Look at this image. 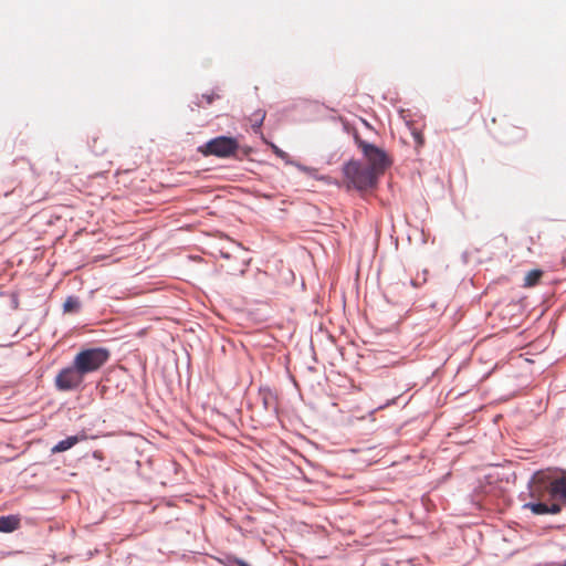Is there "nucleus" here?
<instances>
[{
    "mask_svg": "<svg viewBox=\"0 0 566 566\" xmlns=\"http://www.w3.org/2000/svg\"><path fill=\"white\" fill-rule=\"evenodd\" d=\"M109 350L103 347L86 348L78 352L73 361L84 376L102 368L109 359Z\"/></svg>",
    "mask_w": 566,
    "mask_h": 566,
    "instance_id": "f257e3e1",
    "label": "nucleus"
},
{
    "mask_svg": "<svg viewBox=\"0 0 566 566\" xmlns=\"http://www.w3.org/2000/svg\"><path fill=\"white\" fill-rule=\"evenodd\" d=\"M344 175L358 190H366L376 186L378 176L368 167L352 160L344 166Z\"/></svg>",
    "mask_w": 566,
    "mask_h": 566,
    "instance_id": "f03ea898",
    "label": "nucleus"
},
{
    "mask_svg": "<svg viewBox=\"0 0 566 566\" xmlns=\"http://www.w3.org/2000/svg\"><path fill=\"white\" fill-rule=\"evenodd\" d=\"M552 488L553 476L543 471L536 472L528 484L530 495L536 501L553 502Z\"/></svg>",
    "mask_w": 566,
    "mask_h": 566,
    "instance_id": "7ed1b4c3",
    "label": "nucleus"
},
{
    "mask_svg": "<svg viewBox=\"0 0 566 566\" xmlns=\"http://www.w3.org/2000/svg\"><path fill=\"white\" fill-rule=\"evenodd\" d=\"M84 377L76 364L73 363L57 373L54 385L60 391L75 390L83 384Z\"/></svg>",
    "mask_w": 566,
    "mask_h": 566,
    "instance_id": "20e7f679",
    "label": "nucleus"
},
{
    "mask_svg": "<svg viewBox=\"0 0 566 566\" xmlns=\"http://www.w3.org/2000/svg\"><path fill=\"white\" fill-rule=\"evenodd\" d=\"M359 147L368 161L367 167L370 168L378 177L385 172L387 167L390 166L391 163L382 149L365 142H360Z\"/></svg>",
    "mask_w": 566,
    "mask_h": 566,
    "instance_id": "39448f33",
    "label": "nucleus"
},
{
    "mask_svg": "<svg viewBox=\"0 0 566 566\" xmlns=\"http://www.w3.org/2000/svg\"><path fill=\"white\" fill-rule=\"evenodd\" d=\"M239 148L237 139L227 136H220L209 140L202 153L205 155H213L218 157H229L234 155Z\"/></svg>",
    "mask_w": 566,
    "mask_h": 566,
    "instance_id": "423d86ee",
    "label": "nucleus"
},
{
    "mask_svg": "<svg viewBox=\"0 0 566 566\" xmlns=\"http://www.w3.org/2000/svg\"><path fill=\"white\" fill-rule=\"evenodd\" d=\"M523 507L528 509L535 515L558 514L562 511L560 504L552 501L530 502L525 503Z\"/></svg>",
    "mask_w": 566,
    "mask_h": 566,
    "instance_id": "0eeeda50",
    "label": "nucleus"
},
{
    "mask_svg": "<svg viewBox=\"0 0 566 566\" xmlns=\"http://www.w3.org/2000/svg\"><path fill=\"white\" fill-rule=\"evenodd\" d=\"M552 496L553 502L558 501L566 504V475L560 478L553 476Z\"/></svg>",
    "mask_w": 566,
    "mask_h": 566,
    "instance_id": "6e6552de",
    "label": "nucleus"
},
{
    "mask_svg": "<svg viewBox=\"0 0 566 566\" xmlns=\"http://www.w3.org/2000/svg\"><path fill=\"white\" fill-rule=\"evenodd\" d=\"M20 527V518L15 515L0 516V532L11 533Z\"/></svg>",
    "mask_w": 566,
    "mask_h": 566,
    "instance_id": "1a4fd4ad",
    "label": "nucleus"
},
{
    "mask_svg": "<svg viewBox=\"0 0 566 566\" xmlns=\"http://www.w3.org/2000/svg\"><path fill=\"white\" fill-rule=\"evenodd\" d=\"M81 439L77 437V436H71V437H67L66 439L60 441L59 443H56L51 452L52 453H60V452H64L69 449H71L72 447H74Z\"/></svg>",
    "mask_w": 566,
    "mask_h": 566,
    "instance_id": "9d476101",
    "label": "nucleus"
},
{
    "mask_svg": "<svg viewBox=\"0 0 566 566\" xmlns=\"http://www.w3.org/2000/svg\"><path fill=\"white\" fill-rule=\"evenodd\" d=\"M543 275V272L541 270H532L530 271L524 279V286L531 287L536 285L541 277Z\"/></svg>",
    "mask_w": 566,
    "mask_h": 566,
    "instance_id": "9b49d317",
    "label": "nucleus"
},
{
    "mask_svg": "<svg viewBox=\"0 0 566 566\" xmlns=\"http://www.w3.org/2000/svg\"><path fill=\"white\" fill-rule=\"evenodd\" d=\"M261 396H262L264 408L266 410H270V409L275 410L276 409L275 397L272 395L271 391H269V390L261 391Z\"/></svg>",
    "mask_w": 566,
    "mask_h": 566,
    "instance_id": "f8f14e48",
    "label": "nucleus"
},
{
    "mask_svg": "<svg viewBox=\"0 0 566 566\" xmlns=\"http://www.w3.org/2000/svg\"><path fill=\"white\" fill-rule=\"evenodd\" d=\"M219 98V95L216 94L214 92H210V93H207V94H202L201 95V98L198 101L197 105L199 107H205L207 105H210L213 103L214 99Z\"/></svg>",
    "mask_w": 566,
    "mask_h": 566,
    "instance_id": "ddd939ff",
    "label": "nucleus"
},
{
    "mask_svg": "<svg viewBox=\"0 0 566 566\" xmlns=\"http://www.w3.org/2000/svg\"><path fill=\"white\" fill-rule=\"evenodd\" d=\"M264 118H265V113L263 111H256L255 113H253L250 118L253 129L260 128Z\"/></svg>",
    "mask_w": 566,
    "mask_h": 566,
    "instance_id": "4468645a",
    "label": "nucleus"
},
{
    "mask_svg": "<svg viewBox=\"0 0 566 566\" xmlns=\"http://www.w3.org/2000/svg\"><path fill=\"white\" fill-rule=\"evenodd\" d=\"M63 307L66 313L76 312L80 308V302L75 297H67Z\"/></svg>",
    "mask_w": 566,
    "mask_h": 566,
    "instance_id": "2eb2a0df",
    "label": "nucleus"
},
{
    "mask_svg": "<svg viewBox=\"0 0 566 566\" xmlns=\"http://www.w3.org/2000/svg\"><path fill=\"white\" fill-rule=\"evenodd\" d=\"M271 148H272L273 153H274L277 157H280V158H282V159H284V158H286V157H287V154H286L285 151H283L282 149H280L276 145L271 144Z\"/></svg>",
    "mask_w": 566,
    "mask_h": 566,
    "instance_id": "dca6fc26",
    "label": "nucleus"
},
{
    "mask_svg": "<svg viewBox=\"0 0 566 566\" xmlns=\"http://www.w3.org/2000/svg\"><path fill=\"white\" fill-rule=\"evenodd\" d=\"M412 135L418 146H422L424 144V138L421 133L413 132Z\"/></svg>",
    "mask_w": 566,
    "mask_h": 566,
    "instance_id": "f3484780",
    "label": "nucleus"
},
{
    "mask_svg": "<svg viewBox=\"0 0 566 566\" xmlns=\"http://www.w3.org/2000/svg\"><path fill=\"white\" fill-rule=\"evenodd\" d=\"M235 564L238 566H249V564H247L244 560H241V559H235Z\"/></svg>",
    "mask_w": 566,
    "mask_h": 566,
    "instance_id": "a211bd4d",
    "label": "nucleus"
},
{
    "mask_svg": "<svg viewBox=\"0 0 566 566\" xmlns=\"http://www.w3.org/2000/svg\"><path fill=\"white\" fill-rule=\"evenodd\" d=\"M563 566H566V562L564 563V565H563Z\"/></svg>",
    "mask_w": 566,
    "mask_h": 566,
    "instance_id": "6ab92c4d",
    "label": "nucleus"
}]
</instances>
